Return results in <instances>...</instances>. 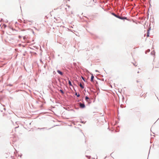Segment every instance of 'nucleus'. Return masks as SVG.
I'll return each instance as SVG.
<instances>
[{
	"label": "nucleus",
	"instance_id": "nucleus-1",
	"mask_svg": "<svg viewBox=\"0 0 159 159\" xmlns=\"http://www.w3.org/2000/svg\"><path fill=\"white\" fill-rule=\"evenodd\" d=\"M118 18L120 19H122V20L127 19V18L126 17H123V16H119V17H118Z\"/></svg>",
	"mask_w": 159,
	"mask_h": 159
},
{
	"label": "nucleus",
	"instance_id": "nucleus-2",
	"mask_svg": "<svg viewBox=\"0 0 159 159\" xmlns=\"http://www.w3.org/2000/svg\"><path fill=\"white\" fill-rule=\"evenodd\" d=\"M80 107L82 108H84L85 107V106L84 104L80 103Z\"/></svg>",
	"mask_w": 159,
	"mask_h": 159
},
{
	"label": "nucleus",
	"instance_id": "nucleus-3",
	"mask_svg": "<svg viewBox=\"0 0 159 159\" xmlns=\"http://www.w3.org/2000/svg\"><path fill=\"white\" fill-rule=\"evenodd\" d=\"M112 14L117 18H118V17H119V16H118L116 15L114 13H112Z\"/></svg>",
	"mask_w": 159,
	"mask_h": 159
},
{
	"label": "nucleus",
	"instance_id": "nucleus-4",
	"mask_svg": "<svg viewBox=\"0 0 159 159\" xmlns=\"http://www.w3.org/2000/svg\"><path fill=\"white\" fill-rule=\"evenodd\" d=\"M57 72L59 74L61 75H62L63 74L59 70H57Z\"/></svg>",
	"mask_w": 159,
	"mask_h": 159
},
{
	"label": "nucleus",
	"instance_id": "nucleus-5",
	"mask_svg": "<svg viewBox=\"0 0 159 159\" xmlns=\"http://www.w3.org/2000/svg\"><path fill=\"white\" fill-rule=\"evenodd\" d=\"M91 80H93L94 78V76H93V74H91Z\"/></svg>",
	"mask_w": 159,
	"mask_h": 159
},
{
	"label": "nucleus",
	"instance_id": "nucleus-6",
	"mask_svg": "<svg viewBox=\"0 0 159 159\" xmlns=\"http://www.w3.org/2000/svg\"><path fill=\"white\" fill-rule=\"evenodd\" d=\"M59 91L60 92H61V94L62 95L64 94V92L62 90L60 89Z\"/></svg>",
	"mask_w": 159,
	"mask_h": 159
},
{
	"label": "nucleus",
	"instance_id": "nucleus-7",
	"mask_svg": "<svg viewBox=\"0 0 159 159\" xmlns=\"http://www.w3.org/2000/svg\"><path fill=\"white\" fill-rule=\"evenodd\" d=\"M69 84L70 85L72 86L70 80H69Z\"/></svg>",
	"mask_w": 159,
	"mask_h": 159
},
{
	"label": "nucleus",
	"instance_id": "nucleus-8",
	"mask_svg": "<svg viewBox=\"0 0 159 159\" xmlns=\"http://www.w3.org/2000/svg\"><path fill=\"white\" fill-rule=\"evenodd\" d=\"M147 37H148L149 36V31L148 30L147 33Z\"/></svg>",
	"mask_w": 159,
	"mask_h": 159
},
{
	"label": "nucleus",
	"instance_id": "nucleus-9",
	"mask_svg": "<svg viewBox=\"0 0 159 159\" xmlns=\"http://www.w3.org/2000/svg\"><path fill=\"white\" fill-rule=\"evenodd\" d=\"M75 95L77 96V97H79L80 96V95L79 94H77V93H75Z\"/></svg>",
	"mask_w": 159,
	"mask_h": 159
},
{
	"label": "nucleus",
	"instance_id": "nucleus-10",
	"mask_svg": "<svg viewBox=\"0 0 159 159\" xmlns=\"http://www.w3.org/2000/svg\"><path fill=\"white\" fill-rule=\"evenodd\" d=\"M89 99V98L88 97L86 96V97H85V100H87V101H88L87 100Z\"/></svg>",
	"mask_w": 159,
	"mask_h": 159
},
{
	"label": "nucleus",
	"instance_id": "nucleus-11",
	"mask_svg": "<svg viewBox=\"0 0 159 159\" xmlns=\"http://www.w3.org/2000/svg\"><path fill=\"white\" fill-rule=\"evenodd\" d=\"M80 87L81 88H84V87L83 86V85H82V84H80Z\"/></svg>",
	"mask_w": 159,
	"mask_h": 159
},
{
	"label": "nucleus",
	"instance_id": "nucleus-12",
	"mask_svg": "<svg viewBox=\"0 0 159 159\" xmlns=\"http://www.w3.org/2000/svg\"><path fill=\"white\" fill-rule=\"evenodd\" d=\"M91 80V81L92 82H93V81H94V80Z\"/></svg>",
	"mask_w": 159,
	"mask_h": 159
},
{
	"label": "nucleus",
	"instance_id": "nucleus-13",
	"mask_svg": "<svg viewBox=\"0 0 159 159\" xmlns=\"http://www.w3.org/2000/svg\"><path fill=\"white\" fill-rule=\"evenodd\" d=\"M25 37H23L24 39H25Z\"/></svg>",
	"mask_w": 159,
	"mask_h": 159
},
{
	"label": "nucleus",
	"instance_id": "nucleus-14",
	"mask_svg": "<svg viewBox=\"0 0 159 159\" xmlns=\"http://www.w3.org/2000/svg\"><path fill=\"white\" fill-rule=\"evenodd\" d=\"M82 79H83V80H84V78H83L82 76Z\"/></svg>",
	"mask_w": 159,
	"mask_h": 159
}]
</instances>
